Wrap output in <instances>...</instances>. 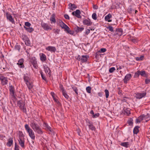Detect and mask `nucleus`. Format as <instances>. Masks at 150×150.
I'll return each instance as SVG.
<instances>
[{"instance_id":"obj_45","label":"nucleus","mask_w":150,"mask_h":150,"mask_svg":"<svg viewBox=\"0 0 150 150\" xmlns=\"http://www.w3.org/2000/svg\"><path fill=\"white\" fill-rule=\"evenodd\" d=\"M92 18L94 20H96L97 19V15L96 13H93L92 14Z\"/></svg>"},{"instance_id":"obj_25","label":"nucleus","mask_w":150,"mask_h":150,"mask_svg":"<svg viewBox=\"0 0 150 150\" xmlns=\"http://www.w3.org/2000/svg\"><path fill=\"white\" fill-rule=\"evenodd\" d=\"M24 28L28 32L31 33L34 30V29L32 27L27 28L24 26Z\"/></svg>"},{"instance_id":"obj_13","label":"nucleus","mask_w":150,"mask_h":150,"mask_svg":"<svg viewBox=\"0 0 150 150\" xmlns=\"http://www.w3.org/2000/svg\"><path fill=\"white\" fill-rule=\"evenodd\" d=\"M17 103L20 108H22L25 106V102L21 98L19 100L17 101Z\"/></svg>"},{"instance_id":"obj_64","label":"nucleus","mask_w":150,"mask_h":150,"mask_svg":"<svg viewBox=\"0 0 150 150\" xmlns=\"http://www.w3.org/2000/svg\"><path fill=\"white\" fill-rule=\"evenodd\" d=\"M77 133H78V134L79 135V136H81V134H80L81 131H80V130L79 129H78L77 130Z\"/></svg>"},{"instance_id":"obj_14","label":"nucleus","mask_w":150,"mask_h":150,"mask_svg":"<svg viewBox=\"0 0 150 150\" xmlns=\"http://www.w3.org/2000/svg\"><path fill=\"white\" fill-rule=\"evenodd\" d=\"M47 50L50 51L51 52H55L57 50L56 47L53 46H49L46 48Z\"/></svg>"},{"instance_id":"obj_30","label":"nucleus","mask_w":150,"mask_h":150,"mask_svg":"<svg viewBox=\"0 0 150 150\" xmlns=\"http://www.w3.org/2000/svg\"><path fill=\"white\" fill-rule=\"evenodd\" d=\"M139 127L138 126H135L133 129V133L134 134H137L139 132Z\"/></svg>"},{"instance_id":"obj_40","label":"nucleus","mask_w":150,"mask_h":150,"mask_svg":"<svg viewBox=\"0 0 150 150\" xmlns=\"http://www.w3.org/2000/svg\"><path fill=\"white\" fill-rule=\"evenodd\" d=\"M139 73L140 75L142 76H145V71H140L139 70Z\"/></svg>"},{"instance_id":"obj_57","label":"nucleus","mask_w":150,"mask_h":150,"mask_svg":"<svg viewBox=\"0 0 150 150\" xmlns=\"http://www.w3.org/2000/svg\"><path fill=\"white\" fill-rule=\"evenodd\" d=\"M53 99L54 100V101L56 103H57L59 105L60 104V103L59 102V101L56 98H54Z\"/></svg>"},{"instance_id":"obj_44","label":"nucleus","mask_w":150,"mask_h":150,"mask_svg":"<svg viewBox=\"0 0 150 150\" xmlns=\"http://www.w3.org/2000/svg\"><path fill=\"white\" fill-rule=\"evenodd\" d=\"M86 90L87 92L88 93H91V88L90 86L87 87L86 88Z\"/></svg>"},{"instance_id":"obj_29","label":"nucleus","mask_w":150,"mask_h":150,"mask_svg":"<svg viewBox=\"0 0 150 150\" xmlns=\"http://www.w3.org/2000/svg\"><path fill=\"white\" fill-rule=\"evenodd\" d=\"M69 9H73L76 8V6L74 4H72L71 3H70L69 4Z\"/></svg>"},{"instance_id":"obj_1","label":"nucleus","mask_w":150,"mask_h":150,"mask_svg":"<svg viewBox=\"0 0 150 150\" xmlns=\"http://www.w3.org/2000/svg\"><path fill=\"white\" fill-rule=\"evenodd\" d=\"M30 125L34 131L38 134H41L43 133V131L39 126L35 122H32L30 123Z\"/></svg>"},{"instance_id":"obj_23","label":"nucleus","mask_w":150,"mask_h":150,"mask_svg":"<svg viewBox=\"0 0 150 150\" xmlns=\"http://www.w3.org/2000/svg\"><path fill=\"white\" fill-rule=\"evenodd\" d=\"M55 14L54 13L52 15V16L50 18V21H51L52 23V22H53L54 23H56V21L55 19Z\"/></svg>"},{"instance_id":"obj_47","label":"nucleus","mask_w":150,"mask_h":150,"mask_svg":"<svg viewBox=\"0 0 150 150\" xmlns=\"http://www.w3.org/2000/svg\"><path fill=\"white\" fill-rule=\"evenodd\" d=\"M59 87L60 90L62 91V92L65 91V90L64 89V88L63 87V85H62V84H59Z\"/></svg>"},{"instance_id":"obj_54","label":"nucleus","mask_w":150,"mask_h":150,"mask_svg":"<svg viewBox=\"0 0 150 150\" xmlns=\"http://www.w3.org/2000/svg\"><path fill=\"white\" fill-rule=\"evenodd\" d=\"M25 24L26 26L28 27H30L31 25V24L28 22H25Z\"/></svg>"},{"instance_id":"obj_52","label":"nucleus","mask_w":150,"mask_h":150,"mask_svg":"<svg viewBox=\"0 0 150 150\" xmlns=\"http://www.w3.org/2000/svg\"><path fill=\"white\" fill-rule=\"evenodd\" d=\"M20 109L22 110L25 113H26V110L25 106L22 107V108H20Z\"/></svg>"},{"instance_id":"obj_3","label":"nucleus","mask_w":150,"mask_h":150,"mask_svg":"<svg viewBox=\"0 0 150 150\" xmlns=\"http://www.w3.org/2000/svg\"><path fill=\"white\" fill-rule=\"evenodd\" d=\"M89 57L88 55H82L81 57L78 55L76 57V59L79 61H81L82 63L87 61Z\"/></svg>"},{"instance_id":"obj_5","label":"nucleus","mask_w":150,"mask_h":150,"mask_svg":"<svg viewBox=\"0 0 150 150\" xmlns=\"http://www.w3.org/2000/svg\"><path fill=\"white\" fill-rule=\"evenodd\" d=\"M0 80L2 85L4 86L7 84L8 80L7 77H5L4 76H0Z\"/></svg>"},{"instance_id":"obj_17","label":"nucleus","mask_w":150,"mask_h":150,"mask_svg":"<svg viewBox=\"0 0 150 150\" xmlns=\"http://www.w3.org/2000/svg\"><path fill=\"white\" fill-rule=\"evenodd\" d=\"M120 145L126 148H127L130 146L129 142H122L120 144Z\"/></svg>"},{"instance_id":"obj_60","label":"nucleus","mask_w":150,"mask_h":150,"mask_svg":"<svg viewBox=\"0 0 150 150\" xmlns=\"http://www.w3.org/2000/svg\"><path fill=\"white\" fill-rule=\"evenodd\" d=\"M116 31L117 32H119L122 33V28H118V29H117Z\"/></svg>"},{"instance_id":"obj_27","label":"nucleus","mask_w":150,"mask_h":150,"mask_svg":"<svg viewBox=\"0 0 150 150\" xmlns=\"http://www.w3.org/2000/svg\"><path fill=\"white\" fill-rule=\"evenodd\" d=\"M59 25L63 29H64L66 27L67 25L65 24L62 21L60 20L59 21Z\"/></svg>"},{"instance_id":"obj_9","label":"nucleus","mask_w":150,"mask_h":150,"mask_svg":"<svg viewBox=\"0 0 150 150\" xmlns=\"http://www.w3.org/2000/svg\"><path fill=\"white\" fill-rule=\"evenodd\" d=\"M6 15L7 19L8 20L12 23H15L14 19L10 13L7 12L6 13Z\"/></svg>"},{"instance_id":"obj_8","label":"nucleus","mask_w":150,"mask_h":150,"mask_svg":"<svg viewBox=\"0 0 150 150\" xmlns=\"http://www.w3.org/2000/svg\"><path fill=\"white\" fill-rule=\"evenodd\" d=\"M135 97L138 99H140L145 97L146 95V93L144 92L142 93H135Z\"/></svg>"},{"instance_id":"obj_24","label":"nucleus","mask_w":150,"mask_h":150,"mask_svg":"<svg viewBox=\"0 0 150 150\" xmlns=\"http://www.w3.org/2000/svg\"><path fill=\"white\" fill-rule=\"evenodd\" d=\"M9 90L11 93L13 95H14L15 91L14 87L11 85L10 86H9Z\"/></svg>"},{"instance_id":"obj_26","label":"nucleus","mask_w":150,"mask_h":150,"mask_svg":"<svg viewBox=\"0 0 150 150\" xmlns=\"http://www.w3.org/2000/svg\"><path fill=\"white\" fill-rule=\"evenodd\" d=\"M112 16L110 14H108L105 17V21H107L108 22L111 21V20H109V19Z\"/></svg>"},{"instance_id":"obj_50","label":"nucleus","mask_w":150,"mask_h":150,"mask_svg":"<svg viewBox=\"0 0 150 150\" xmlns=\"http://www.w3.org/2000/svg\"><path fill=\"white\" fill-rule=\"evenodd\" d=\"M144 118H145L144 115H141V116H140L138 117V119L141 121H142V120H143Z\"/></svg>"},{"instance_id":"obj_43","label":"nucleus","mask_w":150,"mask_h":150,"mask_svg":"<svg viewBox=\"0 0 150 150\" xmlns=\"http://www.w3.org/2000/svg\"><path fill=\"white\" fill-rule=\"evenodd\" d=\"M143 56H141L139 57H137L136 58V59L137 61L142 60L143 59Z\"/></svg>"},{"instance_id":"obj_2","label":"nucleus","mask_w":150,"mask_h":150,"mask_svg":"<svg viewBox=\"0 0 150 150\" xmlns=\"http://www.w3.org/2000/svg\"><path fill=\"white\" fill-rule=\"evenodd\" d=\"M25 127L27 132L28 133L30 137L32 139L34 140L35 136L34 133L32 129L29 127L28 124H25Z\"/></svg>"},{"instance_id":"obj_63","label":"nucleus","mask_w":150,"mask_h":150,"mask_svg":"<svg viewBox=\"0 0 150 150\" xmlns=\"http://www.w3.org/2000/svg\"><path fill=\"white\" fill-rule=\"evenodd\" d=\"M90 29H87L86 30V35H88L90 32Z\"/></svg>"},{"instance_id":"obj_61","label":"nucleus","mask_w":150,"mask_h":150,"mask_svg":"<svg viewBox=\"0 0 150 150\" xmlns=\"http://www.w3.org/2000/svg\"><path fill=\"white\" fill-rule=\"evenodd\" d=\"M64 17L66 19L69 20V16L67 14H65L64 15Z\"/></svg>"},{"instance_id":"obj_56","label":"nucleus","mask_w":150,"mask_h":150,"mask_svg":"<svg viewBox=\"0 0 150 150\" xmlns=\"http://www.w3.org/2000/svg\"><path fill=\"white\" fill-rule=\"evenodd\" d=\"M106 51V49L105 48H101L100 49V51L101 52L103 53V52H105V51Z\"/></svg>"},{"instance_id":"obj_55","label":"nucleus","mask_w":150,"mask_h":150,"mask_svg":"<svg viewBox=\"0 0 150 150\" xmlns=\"http://www.w3.org/2000/svg\"><path fill=\"white\" fill-rule=\"evenodd\" d=\"M86 123H87V125H89L90 124H93L92 122H91L89 120H88V119H87L86 120Z\"/></svg>"},{"instance_id":"obj_19","label":"nucleus","mask_w":150,"mask_h":150,"mask_svg":"<svg viewBox=\"0 0 150 150\" xmlns=\"http://www.w3.org/2000/svg\"><path fill=\"white\" fill-rule=\"evenodd\" d=\"M25 83L29 90L31 89L33 86V83L29 81Z\"/></svg>"},{"instance_id":"obj_20","label":"nucleus","mask_w":150,"mask_h":150,"mask_svg":"<svg viewBox=\"0 0 150 150\" xmlns=\"http://www.w3.org/2000/svg\"><path fill=\"white\" fill-rule=\"evenodd\" d=\"M44 69L45 72L46 73H48L49 75L50 76L51 75V71L49 68L47 66H46L44 67Z\"/></svg>"},{"instance_id":"obj_6","label":"nucleus","mask_w":150,"mask_h":150,"mask_svg":"<svg viewBox=\"0 0 150 150\" xmlns=\"http://www.w3.org/2000/svg\"><path fill=\"white\" fill-rule=\"evenodd\" d=\"M19 133L20 135L21 136V137H22V135H23V134L22 132H19ZM18 141L19 144L23 148H24V139L22 138L21 137H19Z\"/></svg>"},{"instance_id":"obj_10","label":"nucleus","mask_w":150,"mask_h":150,"mask_svg":"<svg viewBox=\"0 0 150 150\" xmlns=\"http://www.w3.org/2000/svg\"><path fill=\"white\" fill-rule=\"evenodd\" d=\"M83 23L84 25L88 26H90L92 24V22L91 21L90 19H87L85 18L83 19Z\"/></svg>"},{"instance_id":"obj_12","label":"nucleus","mask_w":150,"mask_h":150,"mask_svg":"<svg viewBox=\"0 0 150 150\" xmlns=\"http://www.w3.org/2000/svg\"><path fill=\"white\" fill-rule=\"evenodd\" d=\"M24 62V59L23 58H21L18 61L17 64L18 65L20 68H23L24 67V66L23 64Z\"/></svg>"},{"instance_id":"obj_22","label":"nucleus","mask_w":150,"mask_h":150,"mask_svg":"<svg viewBox=\"0 0 150 150\" xmlns=\"http://www.w3.org/2000/svg\"><path fill=\"white\" fill-rule=\"evenodd\" d=\"M47 58L45 55L44 53H42L40 56V59L42 61H45L46 60Z\"/></svg>"},{"instance_id":"obj_15","label":"nucleus","mask_w":150,"mask_h":150,"mask_svg":"<svg viewBox=\"0 0 150 150\" xmlns=\"http://www.w3.org/2000/svg\"><path fill=\"white\" fill-rule=\"evenodd\" d=\"M131 77L132 76L131 74H127L123 79L124 83H127V81L130 79Z\"/></svg>"},{"instance_id":"obj_51","label":"nucleus","mask_w":150,"mask_h":150,"mask_svg":"<svg viewBox=\"0 0 150 150\" xmlns=\"http://www.w3.org/2000/svg\"><path fill=\"white\" fill-rule=\"evenodd\" d=\"M109 31L111 32H113V27L111 26H109L108 27H107Z\"/></svg>"},{"instance_id":"obj_32","label":"nucleus","mask_w":150,"mask_h":150,"mask_svg":"<svg viewBox=\"0 0 150 150\" xmlns=\"http://www.w3.org/2000/svg\"><path fill=\"white\" fill-rule=\"evenodd\" d=\"M23 79L25 82V83L30 81V79L29 77L28 76H26L25 75H24Z\"/></svg>"},{"instance_id":"obj_31","label":"nucleus","mask_w":150,"mask_h":150,"mask_svg":"<svg viewBox=\"0 0 150 150\" xmlns=\"http://www.w3.org/2000/svg\"><path fill=\"white\" fill-rule=\"evenodd\" d=\"M71 86L73 90L75 92V93L77 95L78 94V89L77 88L76 86L73 85H71Z\"/></svg>"},{"instance_id":"obj_62","label":"nucleus","mask_w":150,"mask_h":150,"mask_svg":"<svg viewBox=\"0 0 150 150\" xmlns=\"http://www.w3.org/2000/svg\"><path fill=\"white\" fill-rule=\"evenodd\" d=\"M22 37L23 38V40H25L27 38V37L25 35H22Z\"/></svg>"},{"instance_id":"obj_59","label":"nucleus","mask_w":150,"mask_h":150,"mask_svg":"<svg viewBox=\"0 0 150 150\" xmlns=\"http://www.w3.org/2000/svg\"><path fill=\"white\" fill-rule=\"evenodd\" d=\"M145 82L146 84H148L150 83V79H146L145 80Z\"/></svg>"},{"instance_id":"obj_48","label":"nucleus","mask_w":150,"mask_h":150,"mask_svg":"<svg viewBox=\"0 0 150 150\" xmlns=\"http://www.w3.org/2000/svg\"><path fill=\"white\" fill-rule=\"evenodd\" d=\"M115 69L114 67H112L109 69V72L110 73H112L115 71Z\"/></svg>"},{"instance_id":"obj_53","label":"nucleus","mask_w":150,"mask_h":150,"mask_svg":"<svg viewBox=\"0 0 150 150\" xmlns=\"http://www.w3.org/2000/svg\"><path fill=\"white\" fill-rule=\"evenodd\" d=\"M131 41L132 42L134 43H136L137 42L138 40L137 39L134 38L131 39Z\"/></svg>"},{"instance_id":"obj_35","label":"nucleus","mask_w":150,"mask_h":150,"mask_svg":"<svg viewBox=\"0 0 150 150\" xmlns=\"http://www.w3.org/2000/svg\"><path fill=\"white\" fill-rule=\"evenodd\" d=\"M88 126L89 127V129H91V130H94L95 131L96 129L95 127L93 126V124H90L89 125H88Z\"/></svg>"},{"instance_id":"obj_36","label":"nucleus","mask_w":150,"mask_h":150,"mask_svg":"<svg viewBox=\"0 0 150 150\" xmlns=\"http://www.w3.org/2000/svg\"><path fill=\"white\" fill-rule=\"evenodd\" d=\"M24 41L25 42V44L27 46H29L30 44V41L29 40L28 38H27L24 40Z\"/></svg>"},{"instance_id":"obj_16","label":"nucleus","mask_w":150,"mask_h":150,"mask_svg":"<svg viewBox=\"0 0 150 150\" xmlns=\"http://www.w3.org/2000/svg\"><path fill=\"white\" fill-rule=\"evenodd\" d=\"M122 112L124 115H129L130 114V110L129 109L127 108H124Z\"/></svg>"},{"instance_id":"obj_41","label":"nucleus","mask_w":150,"mask_h":150,"mask_svg":"<svg viewBox=\"0 0 150 150\" xmlns=\"http://www.w3.org/2000/svg\"><path fill=\"white\" fill-rule=\"evenodd\" d=\"M15 48L16 50H17L19 52L21 49V46L19 45H18V44L17 43L16 45L15 46Z\"/></svg>"},{"instance_id":"obj_46","label":"nucleus","mask_w":150,"mask_h":150,"mask_svg":"<svg viewBox=\"0 0 150 150\" xmlns=\"http://www.w3.org/2000/svg\"><path fill=\"white\" fill-rule=\"evenodd\" d=\"M139 71L138 70L137 72L135 73L134 76V78H136L139 77V76L140 75L139 73Z\"/></svg>"},{"instance_id":"obj_34","label":"nucleus","mask_w":150,"mask_h":150,"mask_svg":"<svg viewBox=\"0 0 150 150\" xmlns=\"http://www.w3.org/2000/svg\"><path fill=\"white\" fill-rule=\"evenodd\" d=\"M127 123L129 126H132L133 124V120L131 118H130L127 122Z\"/></svg>"},{"instance_id":"obj_18","label":"nucleus","mask_w":150,"mask_h":150,"mask_svg":"<svg viewBox=\"0 0 150 150\" xmlns=\"http://www.w3.org/2000/svg\"><path fill=\"white\" fill-rule=\"evenodd\" d=\"M13 143V138H10L8 140V142L7 143V145L9 147H10L11 146Z\"/></svg>"},{"instance_id":"obj_42","label":"nucleus","mask_w":150,"mask_h":150,"mask_svg":"<svg viewBox=\"0 0 150 150\" xmlns=\"http://www.w3.org/2000/svg\"><path fill=\"white\" fill-rule=\"evenodd\" d=\"M105 97L106 98H108L109 96V92L108 90L105 89Z\"/></svg>"},{"instance_id":"obj_33","label":"nucleus","mask_w":150,"mask_h":150,"mask_svg":"<svg viewBox=\"0 0 150 150\" xmlns=\"http://www.w3.org/2000/svg\"><path fill=\"white\" fill-rule=\"evenodd\" d=\"M145 119L146 120V122H147L150 120V114L147 113L146 115H144Z\"/></svg>"},{"instance_id":"obj_37","label":"nucleus","mask_w":150,"mask_h":150,"mask_svg":"<svg viewBox=\"0 0 150 150\" xmlns=\"http://www.w3.org/2000/svg\"><path fill=\"white\" fill-rule=\"evenodd\" d=\"M64 29H65V30L68 33H69L70 34H72L71 33H70V32H71V31L70 30L69 28L67 25L66 27H65Z\"/></svg>"},{"instance_id":"obj_7","label":"nucleus","mask_w":150,"mask_h":150,"mask_svg":"<svg viewBox=\"0 0 150 150\" xmlns=\"http://www.w3.org/2000/svg\"><path fill=\"white\" fill-rule=\"evenodd\" d=\"M72 15L75 16L76 17L79 18H81V12L80 10H76L72 12Z\"/></svg>"},{"instance_id":"obj_49","label":"nucleus","mask_w":150,"mask_h":150,"mask_svg":"<svg viewBox=\"0 0 150 150\" xmlns=\"http://www.w3.org/2000/svg\"><path fill=\"white\" fill-rule=\"evenodd\" d=\"M19 146L17 145V143L15 142V144L14 150H19Z\"/></svg>"},{"instance_id":"obj_28","label":"nucleus","mask_w":150,"mask_h":150,"mask_svg":"<svg viewBox=\"0 0 150 150\" xmlns=\"http://www.w3.org/2000/svg\"><path fill=\"white\" fill-rule=\"evenodd\" d=\"M43 126L45 127V129L47 130H49L51 132V127L48 125V124L46 123H44L43 124Z\"/></svg>"},{"instance_id":"obj_4","label":"nucleus","mask_w":150,"mask_h":150,"mask_svg":"<svg viewBox=\"0 0 150 150\" xmlns=\"http://www.w3.org/2000/svg\"><path fill=\"white\" fill-rule=\"evenodd\" d=\"M30 62L31 63L34 67L37 69L38 67V64L36 61V59L35 57H30Z\"/></svg>"},{"instance_id":"obj_38","label":"nucleus","mask_w":150,"mask_h":150,"mask_svg":"<svg viewBox=\"0 0 150 150\" xmlns=\"http://www.w3.org/2000/svg\"><path fill=\"white\" fill-rule=\"evenodd\" d=\"M40 74L41 75V77L42 78V79L44 80L45 81L47 82V79H46V78L45 77V76L43 75V72L42 71H40Z\"/></svg>"},{"instance_id":"obj_39","label":"nucleus","mask_w":150,"mask_h":150,"mask_svg":"<svg viewBox=\"0 0 150 150\" xmlns=\"http://www.w3.org/2000/svg\"><path fill=\"white\" fill-rule=\"evenodd\" d=\"M62 93L63 95L67 99H68L69 98V96L67 95V92L66 91H63Z\"/></svg>"},{"instance_id":"obj_11","label":"nucleus","mask_w":150,"mask_h":150,"mask_svg":"<svg viewBox=\"0 0 150 150\" xmlns=\"http://www.w3.org/2000/svg\"><path fill=\"white\" fill-rule=\"evenodd\" d=\"M41 25L42 27L45 30L52 29L50 26L47 23H42L41 24Z\"/></svg>"},{"instance_id":"obj_21","label":"nucleus","mask_w":150,"mask_h":150,"mask_svg":"<svg viewBox=\"0 0 150 150\" xmlns=\"http://www.w3.org/2000/svg\"><path fill=\"white\" fill-rule=\"evenodd\" d=\"M84 29V28L83 27H79L78 26L74 28V30L75 31L77 32H81Z\"/></svg>"},{"instance_id":"obj_58","label":"nucleus","mask_w":150,"mask_h":150,"mask_svg":"<svg viewBox=\"0 0 150 150\" xmlns=\"http://www.w3.org/2000/svg\"><path fill=\"white\" fill-rule=\"evenodd\" d=\"M99 115V114L98 113H97L95 114H94V115L93 116L94 118H96L98 117Z\"/></svg>"}]
</instances>
